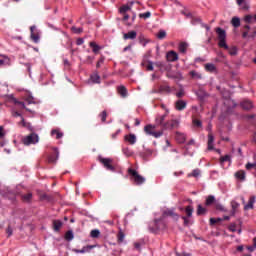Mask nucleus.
Wrapping results in <instances>:
<instances>
[{"label": "nucleus", "instance_id": "25", "mask_svg": "<svg viewBox=\"0 0 256 256\" xmlns=\"http://www.w3.org/2000/svg\"><path fill=\"white\" fill-rule=\"evenodd\" d=\"M117 92L119 93V95H121V97L123 98L127 97V88L125 86L123 85L118 86Z\"/></svg>", "mask_w": 256, "mask_h": 256}, {"label": "nucleus", "instance_id": "28", "mask_svg": "<svg viewBox=\"0 0 256 256\" xmlns=\"http://www.w3.org/2000/svg\"><path fill=\"white\" fill-rule=\"evenodd\" d=\"M90 80L92 81V83H101V76H99L98 73H94L90 76Z\"/></svg>", "mask_w": 256, "mask_h": 256}, {"label": "nucleus", "instance_id": "4", "mask_svg": "<svg viewBox=\"0 0 256 256\" xmlns=\"http://www.w3.org/2000/svg\"><path fill=\"white\" fill-rule=\"evenodd\" d=\"M98 161L103 165L107 171H112V173H115L116 168L115 164L113 163V159L111 158H104L103 156H98Z\"/></svg>", "mask_w": 256, "mask_h": 256}, {"label": "nucleus", "instance_id": "43", "mask_svg": "<svg viewBox=\"0 0 256 256\" xmlns=\"http://www.w3.org/2000/svg\"><path fill=\"white\" fill-rule=\"evenodd\" d=\"M51 135H56V139H61V137H63V132L59 130H52Z\"/></svg>", "mask_w": 256, "mask_h": 256}, {"label": "nucleus", "instance_id": "34", "mask_svg": "<svg viewBox=\"0 0 256 256\" xmlns=\"http://www.w3.org/2000/svg\"><path fill=\"white\" fill-rule=\"evenodd\" d=\"M231 23L235 28L241 27V19H239V17H233Z\"/></svg>", "mask_w": 256, "mask_h": 256}, {"label": "nucleus", "instance_id": "39", "mask_svg": "<svg viewBox=\"0 0 256 256\" xmlns=\"http://www.w3.org/2000/svg\"><path fill=\"white\" fill-rule=\"evenodd\" d=\"M122 152L126 157H131L133 156V151H131V149H129V147H124L122 148Z\"/></svg>", "mask_w": 256, "mask_h": 256}, {"label": "nucleus", "instance_id": "10", "mask_svg": "<svg viewBox=\"0 0 256 256\" xmlns=\"http://www.w3.org/2000/svg\"><path fill=\"white\" fill-rule=\"evenodd\" d=\"M174 107L176 111H184V109H187V101L185 100H177L174 104Z\"/></svg>", "mask_w": 256, "mask_h": 256}, {"label": "nucleus", "instance_id": "50", "mask_svg": "<svg viewBox=\"0 0 256 256\" xmlns=\"http://www.w3.org/2000/svg\"><path fill=\"white\" fill-rule=\"evenodd\" d=\"M140 19H149V17H151V12H145V13H141L139 14Z\"/></svg>", "mask_w": 256, "mask_h": 256}, {"label": "nucleus", "instance_id": "29", "mask_svg": "<svg viewBox=\"0 0 256 256\" xmlns=\"http://www.w3.org/2000/svg\"><path fill=\"white\" fill-rule=\"evenodd\" d=\"M74 238H75V235L73 234V230H68V231L65 233L64 239H65L66 241H73Z\"/></svg>", "mask_w": 256, "mask_h": 256}, {"label": "nucleus", "instance_id": "47", "mask_svg": "<svg viewBox=\"0 0 256 256\" xmlns=\"http://www.w3.org/2000/svg\"><path fill=\"white\" fill-rule=\"evenodd\" d=\"M192 123L194 127H199V128L203 127V122H201V120L193 119Z\"/></svg>", "mask_w": 256, "mask_h": 256}, {"label": "nucleus", "instance_id": "61", "mask_svg": "<svg viewBox=\"0 0 256 256\" xmlns=\"http://www.w3.org/2000/svg\"><path fill=\"white\" fill-rule=\"evenodd\" d=\"M255 166H256L255 163H247L246 164V169L249 171V170L253 169V167H255Z\"/></svg>", "mask_w": 256, "mask_h": 256}, {"label": "nucleus", "instance_id": "1", "mask_svg": "<svg viewBox=\"0 0 256 256\" xmlns=\"http://www.w3.org/2000/svg\"><path fill=\"white\" fill-rule=\"evenodd\" d=\"M216 33L219 40L218 47L228 49L229 55H237V47L229 48V46L227 45V32L224 29L218 27L216 28Z\"/></svg>", "mask_w": 256, "mask_h": 256}, {"label": "nucleus", "instance_id": "48", "mask_svg": "<svg viewBox=\"0 0 256 256\" xmlns=\"http://www.w3.org/2000/svg\"><path fill=\"white\" fill-rule=\"evenodd\" d=\"M139 42L141 43V45H143V47H145L149 43V41L145 39V36L143 35L139 36Z\"/></svg>", "mask_w": 256, "mask_h": 256}, {"label": "nucleus", "instance_id": "59", "mask_svg": "<svg viewBox=\"0 0 256 256\" xmlns=\"http://www.w3.org/2000/svg\"><path fill=\"white\" fill-rule=\"evenodd\" d=\"M185 95V91L183 89H181L179 92L176 93V97H178V99H181V97H183Z\"/></svg>", "mask_w": 256, "mask_h": 256}, {"label": "nucleus", "instance_id": "45", "mask_svg": "<svg viewBox=\"0 0 256 256\" xmlns=\"http://www.w3.org/2000/svg\"><path fill=\"white\" fill-rule=\"evenodd\" d=\"M158 39H165L167 37V32L165 30H160L157 34Z\"/></svg>", "mask_w": 256, "mask_h": 256}, {"label": "nucleus", "instance_id": "24", "mask_svg": "<svg viewBox=\"0 0 256 256\" xmlns=\"http://www.w3.org/2000/svg\"><path fill=\"white\" fill-rule=\"evenodd\" d=\"M255 200H256L255 196L250 197L248 203L244 206V209L246 210L253 209V205H255Z\"/></svg>", "mask_w": 256, "mask_h": 256}, {"label": "nucleus", "instance_id": "31", "mask_svg": "<svg viewBox=\"0 0 256 256\" xmlns=\"http://www.w3.org/2000/svg\"><path fill=\"white\" fill-rule=\"evenodd\" d=\"M213 203H215V196L209 195V196L206 198V201H205L206 207H209V206L213 205Z\"/></svg>", "mask_w": 256, "mask_h": 256}, {"label": "nucleus", "instance_id": "62", "mask_svg": "<svg viewBox=\"0 0 256 256\" xmlns=\"http://www.w3.org/2000/svg\"><path fill=\"white\" fill-rule=\"evenodd\" d=\"M83 43H85V40L83 38H78L76 40V45H83Z\"/></svg>", "mask_w": 256, "mask_h": 256}, {"label": "nucleus", "instance_id": "14", "mask_svg": "<svg viewBox=\"0 0 256 256\" xmlns=\"http://www.w3.org/2000/svg\"><path fill=\"white\" fill-rule=\"evenodd\" d=\"M240 107H242V109H244L245 111H251V109H253V102L251 100H243L240 103Z\"/></svg>", "mask_w": 256, "mask_h": 256}, {"label": "nucleus", "instance_id": "41", "mask_svg": "<svg viewBox=\"0 0 256 256\" xmlns=\"http://www.w3.org/2000/svg\"><path fill=\"white\" fill-rule=\"evenodd\" d=\"M231 163V156L230 155H225V156H222L220 158V163L223 164V163Z\"/></svg>", "mask_w": 256, "mask_h": 256}, {"label": "nucleus", "instance_id": "26", "mask_svg": "<svg viewBox=\"0 0 256 256\" xmlns=\"http://www.w3.org/2000/svg\"><path fill=\"white\" fill-rule=\"evenodd\" d=\"M61 227H63V222L61 220H54L53 221V229L54 231H60Z\"/></svg>", "mask_w": 256, "mask_h": 256}, {"label": "nucleus", "instance_id": "3", "mask_svg": "<svg viewBox=\"0 0 256 256\" xmlns=\"http://www.w3.org/2000/svg\"><path fill=\"white\" fill-rule=\"evenodd\" d=\"M127 172L134 185H143V183H145V177L141 176L137 170L128 168Z\"/></svg>", "mask_w": 256, "mask_h": 256}, {"label": "nucleus", "instance_id": "63", "mask_svg": "<svg viewBox=\"0 0 256 256\" xmlns=\"http://www.w3.org/2000/svg\"><path fill=\"white\" fill-rule=\"evenodd\" d=\"M153 62H149L147 65V71H153Z\"/></svg>", "mask_w": 256, "mask_h": 256}, {"label": "nucleus", "instance_id": "58", "mask_svg": "<svg viewBox=\"0 0 256 256\" xmlns=\"http://www.w3.org/2000/svg\"><path fill=\"white\" fill-rule=\"evenodd\" d=\"M19 125H22V127H28L29 123L25 122V118L21 116V122Z\"/></svg>", "mask_w": 256, "mask_h": 256}, {"label": "nucleus", "instance_id": "12", "mask_svg": "<svg viewBox=\"0 0 256 256\" xmlns=\"http://www.w3.org/2000/svg\"><path fill=\"white\" fill-rule=\"evenodd\" d=\"M95 247H97V245H87V246H83L82 249H73V253H90L91 249H95Z\"/></svg>", "mask_w": 256, "mask_h": 256}, {"label": "nucleus", "instance_id": "52", "mask_svg": "<svg viewBox=\"0 0 256 256\" xmlns=\"http://www.w3.org/2000/svg\"><path fill=\"white\" fill-rule=\"evenodd\" d=\"M7 135V132H5V129L3 128V126H0V139H5Z\"/></svg>", "mask_w": 256, "mask_h": 256}, {"label": "nucleus", "instance_id": "53", "mask_svg": "<svg viewBox=\"0 0 256 256\" xmlns=\"http://www.w3.org/2000/svg\"><path fill=\"white\" fill-rule=\"evenodd\" d=\"M201 175V170L195 169L191 173V177H199Z\"/></svg>", "mask_w": 256, "mask_h": 256}, {"label": "nucleus", "instance_id": "5", "mask_svg": "<svg viewBox=\"0 0 256 256\" xmlns=\"http://www.w3.org/2000/svg\"><path fill=\"white\" fill-rule=\"evenodd\" d=\"M22 143L27 147L29 145H37V143H39V135H37L36 133H31L28 136L22 138Z\"/></svg>", "mask_w": 256, "mask_h": 256}, {"label": "nucleus", "instance_id": "9", "mask_svg": "<svg viewBox=\"0 0 256 256\" xmlns=\"http://www.w3.org/2000/svg\"><path fill=\"white\" fill-rule=\"evenodd\" d=\"M166 59L169 63H175V61H179V54L173 50L168 51L166 54Z\"/></svg>", "mask_w": 256, "mask_h": 256}, {"label": "nucleus", "instance_id": "49", "mask_svg": "<svg viewBox=\"0 0 256 256\" xmlns=\"http://www.w3.org/2000/svg\"><path fill=\"white\" fill-rule=\"evenodd\" d=\"M182 219L184 221V226L185 227H189V225H191V220L189 219V217L187 216H182Z\"/></svg>", "mask_w": 256, "mask_h": 256}, {"label": "nucleus", "instance_id": "13", "mask_svg": "<svg viewBox=\"0 0 256 256\" xmlns=\"http://www.w3.org/2000/svg\"><path fill=\"white\" fill-rule=\"evenodd\" d=\"M11 58L7 55L0 54V67L10 66Z\"/></svg>", "mask_w": 256, "mask_h": 256}, {"label": "nucleus", "instance_id": "20", "mask_svg": "<svg viewBox=\"0 0 256 256\" xmlns=\"http://www.w3.org/2000/svg\"><path fill=\"white\" fill-rule=\"evenodd\" d=\"M89 47L92 48V51L95 53V55H97V53L103 49V46H99L96 42H90Z\"/></svg>", "mask_w": 256, "mask_h": 256}, {"label": "nucleus", "instance_id": "21", "mask_svg": "<svg viewBox=\"0 0 256 256\" xmlns=\"http://www.w3.org/2000/svg\"><path fill=\"white\" fill-rule=\"evenodd\" d=\"M215 141V137L213 136V134L209 133L208 134V151H213L214 147H213V143Z\"/></svg>", "mask_w": 256, "mask_h": 256}, {"label": "nucleus", "instance_id": "44", "mask_svg": "<svg viewBox=\"0 0 256 256\" xmlns=\"http://www.w3.org/2000/svg\"><path fill=\"white\" fill-rule=\"evenodd\" d=\"M102 123H105L107 121V111H102L101 114L99 115Z\"/></svg>", "mask_w": 256, "mask_h": 256}, {"label": "nucleus", "instance_id": "2", "mask_svg": "<svg viewBox=\"0 0 256 256\" xmlns=\"http://www.w3.org/2000/svg\"><path fill=\"white\" fill-rule=\"evenodd\" d=\"M148 229L151 233H157L158 231L167 229V224L163 218L155 219L154 222L149 225Z\"/></svg>", "mask_w": 256, "mask_h": 256}, {"label": "nucleus", "instance_id": "35", "mask_svg": "<svg viewBox=\"0 0 256 256\" xmlns=\"http://www.w3.org/2000/svg\"><path fill=\"white\" fill-rule=\"evenodd\" d=\"M21 197L25 203H29L31 201V199H33V194L27 193V194H23Z\"/></svg>", "mask_w": 256, "mask_h": 256}, {"label": "nucleus", "instance_id": "55", "mask_svg": "<svg viewBox=\"0 0 256 256\" xmlns=\"http://www.w3.org/2000/svg\"><path fill=\"white\" fill-rule=\"evenodd\" d=\"M167 77L169 79H183V76L181 74H178V75L167 74Z\"/></svg>", "mask_w": 256, "mask_h": 256}, {"label": "nucleus", "instance_id": "17", "mask_svg": "<svg viewBox=\"0 0 256 256\" xmlns=\"http://www.w3.org/2000/svg\"><path fill=\"white\" fill-rule=\"evenodd\" d=\"M187 49H189V43L187 42H180L178 45V50L180 53H182V55H186L187 54Z\"/></svg>", "mask_w": 256, "mask_h": 256}, {"label": "nucleus", "instance_id": "8", "mask_svg": "<svg viewBox=\"0 0 256 256\" xmlns=\"http://www.w3.org/2000/svg\"><path fill=\"white\" fill-rule=\"evenodd\" d=\"M167 115H169V110H166V113L163 115H158L155 119V123L157 127H161L164 129L165 119H167Z\"/></svg>", "mask_w": 256, "mask_h": 256}, {"label": "nucleus", "instance_id": "54", "mask_svg": "<svg viewBox=\"0 0 256 256\" xmlns=\"http://www.w3.org/2000/svg\"><path fill=\"white\" fill-rule=\"evenodd\" d=\"M229 231H231L232 233H235V231H237V224L232 223L229 225L228 227Z\"/></svg>", "mask_w": 256, "mask_h": 256}, {"label": "nucleus", "instance_id": "15", "mask_svg": "<svg viewBox=\"0 0 256 256\" xmlns=\"http://www.w3.org/2000/svg\"><path fill=\"white\" fill-rule=\"evenodd\" d=\"M124 41H127L129 39L134 40L137 39V32L135 30L129 31L128 33L123 34Z\"/></svg>", "mask_w": 256, "mask_h": 256}, {"label": "nucleus", "instance_id": "11", "mask_svg": "<svg viewBox=\"0 0 256 256\" xmlns=\"http://www.w3.org/2000/svg\"><path fill=\"white\" fill-rule=\"evenodd\" d=\"M173 91H175V88H171V86L167 84L161 85L158 89V93H165L166 95H170Z\"/></svg>", "mask_w": 256, "mask_h": 256}, {"label": "nucleus", "instance_id": "16", "mask_svg": "<svg viewBox=\"0 0 256 256\" xmlns=\"http://www.w3.org/2000/svg\"><path fill=\"white\" fill-rule=\"evenodd\" d=\"M57 159H59V149L54 148V154L48 157V163H57Z\"/></svg>", "mask_w": 256, "mask_h": 256}, {"label": "nucleus", "instance_id": "51", "mask_svg": "<svg viewBox=\"0 0 256 256\" xmlns=\"http://www.w3.org/2000/svg\"><path fill=\"white\" fill-rule=\"evenodd\" d=\"M127 11H131V6L124 5L120 8V13H127Z\"/></svg>", "mask_w": 256, "mask_h": 256}, {"label": "nucleus", "instance_id": "33", "mask_svg": "<svg viewBox=\"0 0 256 256\" xmlns=\"http://www.w3.org/2000/svg\"><path fill=\"white\" fill-rule=\"evenodd\" d=\"M197 215H205L207 213V208L203 207L201 204L197 206Z\"/></svg>", "mask_w": 256, "mask_h": 256}, {"label": "nucleus", "instance_id": "64", "mask_svg": "<svg viewBox=\"0 0 256 256\" xmlns=\"http://www.w3.org/2000/svg\"><path fill=\"white\" fill-rule=\"evenodd\" d=\"M176 256H191L189 253H176Z\"/></svg>", "mask_w": 256, "mask_h": 256}, {"label": "nucleus", "instance_id": "56", "mask_svg": "<svg viewBox=\"0 0 256 256\" xmlns=\"http://www.w3.org/2000/svg\"><path fill=\"white\" fill-rule=\"evenodd\" d=\"M103 63H105V57H101L98 62L96 63V67L97 69H99V67H101V65H103Z\"/></svg>", "mask_w": 256, "mask_h": 256}, {"label": "nucleus", "instance_id": "23", "mask_svg": "<svg viewBox=\"0 0 256 256\" xmlns=\"http://www.w3.org/2000/svg\"><path fill=\"white\" fill-rule=\"evenodd\" d=\"M235 177L236 179H238L239 181H245V177H246V174H245V170H239L235 173Z\"/></svg>", "mask_w": 256, "mask_h": 256}, {"label": "nucleus", "instance_id": "6", "mask_svg": "<svg viewBox=\"0 0 256 256\" xmlns=\"http://www.w3.org/2000/svg\"><path fill=\"white\" fill-rule=\"evenodd\" d=\"M30 39L33 41V43H39L41 39V32L37 30V26L30 27Z\"/></svg>", "mask_w": 256, "mask_h": 256}, {"label": "nucleus", "instance_id": "57", "mask_svg": "<svg viewBox=\"0 0 256 256\" xmlns=\"http://www.w3.org/2000/svg\"><path fill=\"white\" fill-rule=\"evenodd\" d=\"M26 101H27L28 105H32V104L35 105V103H37V102H35V98H33L31 96L26 98Z\"/></svg>", "mask_w": 256, "mask_h": 256}, {"label": "nucleus", "instance_id": "36", "mask_svg": "<svg viewBox=\"0 0 256 256\" xmlns=\"http://www.w3.org/2000/svg\"><path fill=\"white\" fill-rule=\"evenodd\" d=\"M101 235V232L98 229H94L90 232V237H92V239H99Z\"/></svg>", "mask_w": 256, "mask_h": 256}, {"label": "nucleus", "instance_id": "38", "mask_svg": "<svg viewBox=\"0 0 256 256\" xmlns=\"http://www.w3.org/2000/svg\"><path fill=\"white\" fill-rule=\"evenodd\" d=\"M253 21H255V16L248 14L244 17V23H248L251 24L253 23Z\"/></svg>", "mask_w": 256, "mask_h": 256}, {"label": "nucleus", "instance_id": "32", "mask_svg": "<svg viewBox=\"0 0 256 256\" xmlns=\"http://www.w3.org/2000/svg\"><path fill=\"white\" fill-rule=\"evenodd\" d=\"M189 74L192 77V79H203V76L201 75V73H199L195 70L190 71Z\"/></svg>", "mask_w": 256, "mask_h": 256}, {"label": "nucleus", "instance_id": "30", "mask_svg": "<svg viewBox=\"0 0 256 256\" xmlns=\"http://www.w3.org/2000/svg\"><path fill=\"white\" fill-rule=\"evenodd\" d=\"M156 127L157 126H155V125L149 124L144 127V131H145V133H147V135H150V133H153V131H155Z\"/></svg>", "mask_w": 256, "mask_h": 256}, {"label": "nucleus", "instance_id": "27", "mask_svg": "<svg viewBox=\"0 0 256 256\" xmlns=\"http://www.w3.org/2000/svg\"><path fill=\"white\" fill-rule=\"evenodd\" d=\"M117 241L118 243H123V241H125V232H123V229H119L117 234Z\"/></svg>", "mask_w": 256, "mask_h": 256}, {"label": "nucleus", "instance_id": "37", "mask_svg": "<svg viewBox=\"0 0 256 256\" xmlns=\"http://www.w3.org/2000/svg\"><path fill=\"white\" fill-rule=\"evenodd\" d=\"M163 217H177L174 210H166L163 212Z\"/></svg>", "mask_w": 256, "mask_h": 256}, {"label": "nucleus", "instance_id": "7", "mask_svg": "<svg viewBox=\"0 0 256 256\" xmlns=\"http://www.w3.org/2000/svg\"><path fill=\"white\" fill-rule=\"evenodd\" d=\"M179 124H180V122L177 119L169 120V121L165 122L164 130L172 131L173 129H179Z\"/></svg>", "mask_w": 256, "mask_h": 256}, {"label": "nucleus", "instance_id": "40", "mask_svg": "<svg viewBox=\"0 0 256 256\" xmlns=\"http://www.w3.org/2000/svg\"><path fill=\"white\" fill-rule=\"evenodd\" d=\"M187 217H193V206L189 205L185 208Z\"/></svg>", "mask_w": 256, "mask_h": 256}, {"label": "nucleus", "instance_id": "46", "mask_svg": "<svg viewBox=\"0 0 256 256\" xmlns=\"http://www.w3.org/2000/svg\"><path fill=\"white\" fill-rule=\"evenodd\" d=\"M150 135H152V137H155V139H159V137L163 135V131H158V132L152 131L150 132Z\"/></svg>", "mask_w": 256, "mask_h": 256}, {"label": "nucleus", "instance_id": "42", "mask_svg": "<svg viewBox=\"0 0 256 256\" xmlns=\"http://www.w3.org/2000/svg\"><path fill=\"white\" fill-rule=\"evenodd\" d=\"M71 31H72V33H75L76 35H81V33H83V28H81V27L77 28V27L73 26L71 28Z\"/></svg>", "mask_w": 256, "mask_h": 256}, {"label": "nucleus", "instance_id": "22", "mask_svg": "<svg viewBox=\"0 0 256 256\" xmlns=\"http://www.w3.org/2000/svg\"><path fill=\"white\" fill-rule=\"evenodd\" d=\"M13 103H14V105L22 106V109H25L26 111H28V113H34L31 109L26 108L25 102H21V101L17 100V98H13Z\"/></svg>", "mask_w": 256, "mask_h": 256}, {"label": "nucleus", "instance_id": "19", "mask_svg": "<svg viewBox=\"0 0 256 256\" xmlns=\"http://www.w3.org/2000/svg\"><path fill=\"white\" fill-rule=\"evenodd\" d=\"M204 69L208 73H217V66H215V64H213V63L205 64Z\"/></svg>", "mask_w": 256, "mask_h": 256}, {"label": "nucleus", "instance_id": "18", "mask_svg": "<svg viewBox=\"0 0 256 256\" xmlns=\"http://www.w3.org/2000/svg\"><path fill=\"white\" fill-rule=\"evenodd\" d=\"M124 141H127L130 145H135L137 143V136L135 134L126 135Z\"/></svg>", "mask_w": 256, "mask_h": 256}, {"label": "nucleus", "instance_id": "60", "mask_svg": "<svg viewBox=\"0 0 256 256\" xmlns=\"http://www.w3.org/2000/svg\"><path fill=\"white\" fill-rule=\"evenodd\" d=\"M6 233L8 237H11V235H13V228H11V226H8L6 229Z\"/></svg>", "mask_w": 256, "mask_h": 256}]
</instances>
